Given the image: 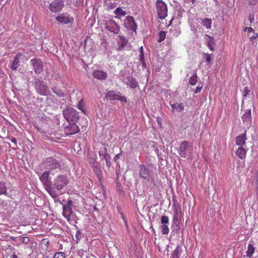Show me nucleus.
Returning <instances> with one entry per match:
<instances>
[{"label":"nucleus","mask_w":258,"mask_h":258,"mask_svg":"<svg viewBox=\"0 0 258 258\" xmlns=\"http://www.w3.org/2000/svg\"><path fill=\"white\" fill-rule=\"evenodd\" d=\"M43 166L46 169L52 170L54 169L61 168L60 163L56 158L54 157H49L42 163Z\"/></svg>","instance_id":"1"},{"label":"nucleus","mask_w":258,"mask_h":258,"mask_svg":"<svg viewBox=\"0 0 258 258\" xmlns=\"http://www.w3.org/2000/svg\"><path fill=\"white\" fill-rule=\"evenodd\" d=\"M69 181L68 178L66 175H59L54 178L51 184L56 189L60 190L67 185Z\"/></svg>","instance_id":"2"},{"label":"nucleus","mask_w":258,"mask_h":258,"mask_svg":"<svg viewBox=\"0 0 258 258\" xmlns=\"http://www.w3.org/2000/svg\"><path fill=\"white\" fill-rule=\"evenodd\" d=\"M63 115L68 122H75L79 119L78 112L72 107H67L63 111Z\"/></svg>","instance_id":"3"},{"label":"nucleus","mask_w":258,"mask_h":258,"mask_svg":"<svg viewBox=\"0 0 258 258\" xmlns=\"http://www.w3.org/2000/svg\"><path fill=\"white\" fill-rule=\"evenodd\" d=\"M35 88L37 92L41 95L47 96L49 94L48 87L43 81L39 80L36 81Z\"/></svg>","instance_id":"4"},{"label":"nucleus","mask_w":258,"mask_h":258,"mask_svg":"<svg viewBox=\"0 0 258 258\" xmlns=\"http://www.w3.org/2000/svg\"><path fill=\"white\" fill-rule=\"evenodd\" d=\"M105 98L109 100H119L123 102H126V98L120 95L119 92L109 91L105 95Z\"/></svg>","instance_id":"5"},{"label":"nucleus","mask_w":258,"mask_h":258,"mask_svg":"<svg viewBox=\"0 0 258 258\" xmlns=\"http://www.w3.org/2000/svg\"><path fill=\"white\" fill-rule=\"evenodd\" d=\"M105 28L108 31L117 34L119 32L120 28L116 22L112 19L107 20L104 24Z\"/></svg>","instance_id":"6"},{"label":"nucleus","mask_w":258,"mask_h":258,"mask_svg":"<svg viewBox=\"0 0 258 258\" xmlns=\"http://www.w3.org/2000/svg\"><path fill=\"white\" fill-rule=\"evenodd\" d=\"M70 203V202L63 206L62 213V215L67 219L68 222H70L71 220L73 219L75 216L73 212L72 205Z\"/></svg>","instance_id":"7"},{"label":"nucleus","mask_w":258,"mask_h":258,"mask_svg":"<svg viewBox=\"0 0 258 258\" xmlns=\"http://www.w3.org/2000/svg\"><path fill=\"white\" fill-rule=\"evenodd\" d=\"M63 6V2L62 0H54L50 3L49 9L51 12L57 13L61 11Z\"/></svg>","instance_id":"8"},{"label":"nucleus","mask_w":258,"mask_h":258,"mask_svg":"<svg viewBox=\"0 0 258 258\" xmlns=\"http://www.w3.org/2000/svg\"><path fill=\"white\" fill-rule=\"evenodd\" d=\"M124 26L128 30H132L136 31L137 25L135 22L134 19L132 16H127L124 21Z\"/></svg>","instance_id":"9"},{"label":"nucleus","mask_w":258,"mask_h":258,"mask_svg":"<svg viewBox=\"0 0 258 258\" xmlns=\"http://www.w3.org/2000/svg\"><path fill=\"white\" fill-rule=\"evenodd\" d=\"M80 128L76 123L70 124L64 129V132L67 136H70L76 134L79 132Z\"/></svg>","instance_id":"10"},{"label":"nucleus","mask_w":258,"mask_h":258,"mask_svg":"<svg viewBox=\"0 0 258 258\" xmlns=\"http://www.w3.org/2000/svg\"><path fill=\"white\" fill-rule=\"evenodd\" d=\"M139 174L141 177L144 179L149 178L151 174V170L150 167L144 164L141 165L140 166Z\"/></svg>","instance_id":"11"},{"label":"nucleus","mask_w":258,"mask_h":258,"mask_svg":"<svg viewBox=\"0 0 258 258\" xmlns=\"http://www.w3.org/2000/svg\"><path fill=\"white\" fill-rule=\"evenodd\" d=\"M31 62L33 66V70L36 74H40L42 71L43 65L40 59H32Z\"/></svg>","instance_id":"12"},{"label":"nucleus","mask_w":258,"mask_h":258,"mask_svg":"<svg viewBox=\"0 0 258 258\" xmlns=\"http://www.w3.org/2000/svg\"><path fill=\"white\" fill-rule=\"evenodd\" d=\"M189 143L187 141L182 142L178 149V152L179 155L183 158L187 157L186 150L188 147Z\"/></svg>","instance_id":"13"},{"label":"nucleus","mask_w":258,"mask_h":258,"mask_svg":"<svg viewBox=\"0 0 258 258\" xmlns=\"http://www.w3.org/2000/svg\"><path fill=\"white\" fill-rule=\"evenodd\" d=\"M49 175V170L45 171L39 177L40 180L43 184L45 187L51 184V182H52L50 179Z\"/></svg>","instance_id":"14"},{"label":"nucleus","mask_w":258,"mask_h":258,"mask_svg":"<svg viewBox=\"0 0 258 258\" xmlns=\"http://www.w3.org/2000/svg\"><path fill=\"white\" fill-rule=\"evenodd\" d=\"M242 119L244 126L247 128L249 127L251 123V111L250 109L244 113L242 116Z\"/></svg>","instance_id":"15"},{"label":"nucleus","mask_w":258,"mask_h":258,"mask_svg":"<svg viewBox=\"0 0 258 258\" xmlns=\"http://www.w3.org/2000/svg\"><path fill=\"white\" fill-rule=\"evenodd\" d=\"M247 140L246 131L244 133L238 136L236 138V145L239 147H246V140Z\"/></svg>","instance_id":"16"},{"label":"nucleus","mask_w":258,"mask_h":258,"mask_svg":"<svg viewBox=\"0 0 258 258\" xmlns=\"http://www.w3.org/2000/svg\"><path fill=\"white\" fill-rule=\"evenodd\" d=\"M56 20L62 24H67L68 23H72L73 21V18L70 17L64 16L63 14H60L56 18Z\"/></svg>","instance_id":"17"},{"label":"nucleus","mask_w":258,"mask_h":258,"mask_svg":"<svg viewBox=\"0 0 258 258\" xmlns=\"http://www.w3.org/2000/svg\"><path fill=\"white\" fill-rule=\"evenodd\" d=\"M92 75L94 78L100 80H105L107 76L106 73L101 70H95Z\"/></svg>","instance_id":"18"},{"label":"nucleus","mask_w":258,"mask_h":258,"mask_svg":"<svg viewBox=\"0 0 258 258\" xmlns=\"http://www.w3.org/2000/svg\"><path fill=\"white\" fill-rule=\"evenodd\" d=\"M94 172L96 173L98 179L100 180L102 177V171L100 168L97 166V163L93 162L91 165Z\"/></svg>","instance_id":"19"},{"label":"nucleus","mask_w":258,"mask_h":258,"mask_svg":"<svg viewBox=\"0 0 258 258\" xmlns=\"http://www.w3.org/2000/svg\"><path fill=\"white\" fill-rule=\"evenodd\" d=\"M170 105L172 108V112L175 113L176 112H181L183 110L184 108V104L180 103L179 104L176 103H170Z\"/></svg>","instance_id":"20"},{"label":"nucleus","mask_w":258,"mask_h":258,"mask_svg":"<svg viewBox=\"0 0 258 258\" xmlns=\"http://www.w3.org/2000/svg\"><path fill=\"white\" fill-rule=\"evenodd\" d=\"M22 56V54L21 53H18L16 56L14 57V60L12 61L11 64V69L13 70H16L20 66V61L19 59Z\"/></svg>","instance_id":"21"},{"label":"nucleus","mask_w":258,"mask_h":258,"mask_svg":"<svg viewBox=\"0 0 258 258\" xmlns=\"http://www.w3.org/2000/svg\"><path fill=\"white\" fill-rule=\"evenodd\" d=\"M246 153V151L244 147H239L236 152V155L241 159L245 158Z\"/></svg>","instance_id":"22"},{"label":"nucleus","mask_w":258,"mask_h":258,"mask_svg":"<svg viewBox=\"0 0 258 258\" xmlns=\"http://www.w3.org/2000/svg\"><path fill=\"white\" fill-rule=\"evenodd\" d=\"M127 80L126 84L131 88H135L137 87L138 83L132 76L128 77Z\"/></svg>","instance_id":"23"},{"label":"nucleus","mask_w":258,"mask_h":258,"mask_svg":"<svg viewBox=\"0 0 258 258\" xmlns=\"http://www.w3.org/2000/svg\"><path fill=\"white\" fill-rule=\"evenodd\" d=\"M117 42L119 45V49L120 50L126 45L127 40L124 37L119 36L117 39Z\"/></svg>","instance_id":"24"},{"label":"nucleus","mask_w":258,"mask_h":258,"mask_svg":"<svg viewBox=\"0 0 258 258\" xmlns=\"http://www.w3.org/2000/svg\"><path fill=\"white\" fill-rule=\"evenodd\" d=\"M53 185L52 184L47 185L45 187L47 191L49 194V195L51 196V197L53 199L56 198L57 197V195L55 191V190L52 188Z\"/></svg>","instance_id":"25"},{"label":"nucleus","mask_w":258,"mask_h":258,"mask_svg":"<svg viewBox=\"0 0 258 258\" xmlns=\"http://www.w3.org/2000/svg\"><path fill=\"white\" fill-rule=\"evenodd\" d=\"M114 13L116 15L115 18L120 19L121 17L126 15V12L122 10L120 8H117L114 11Z\"/></svg>","instance_id":"26"},{"label":"nucleus","mask_w":258,"mask_h":258,"mask_svg":"<svg viewBox=\"0 0 258 258\" xmlns=\"http://www.w3.org/2000/svg\"><path fill=\"white\" fill-rule=\"evenodd\" d=\"M201 24L207 29H210L211 27L212 21L209 18L202 19Z\"/></svg>","instance_id":"27"},{"label":"nucleus","mask_w":258,"mask_h":258,"mask_svg":"<svg viewBox=\"0 0 258 258\" xmlns=\"http://www.w3.org/2000/svg\"><path fill=\"white\" fill-rule=\"evenodd\" d=\"M7 193V188L6 183L4 182L0 181V195H6Z\"/></svg>","instance_id":"28"},{"label":"nucleus","mask_w":258,"mask_h":258,"mask_svg":"<svg viewBox=\"0 0 258 258\" xmlns=\"http://www.w3.org/2000/svg\"><path fill=\"white\" fill-rule=\"evenodd\" d=\"M198 77L196 73L193 76H191L189 79V84L191 85L194 86L198 82Z\"/></svg>","instance_id":"29"},{"label":"nucleus","mask_w":258,"mask_h":258,"mask_svg":"<svg viewBox=\"0 0 258 258\" xmlns=\"http://www.w3.org/2000/svg\"><path fill=\"white\" fill-rule=\"evenodd\" d=\"M210 40L207 42V46L211 50H214L215 45L214 40L213 37L209 36Z\"/></svg>","instance_id":"30"},{"label":"nucleus","mask_w":258,"mask_h":258,"mask_svg":"<svg viewBox=\"0 0 258 258\" xmlns=\"http://www.w3.org/2000/svg\"><path fill=\"white\" fill-rule=\"evenodd\" d=\"M140 60L141 61L143 66H145V57H144V54L143 52V47L141 46L140 48Z\"/></svg>","instance_id":"31"},{"label":"nucleus","mask_w":258,"mask_h":258,"mask_svg":"<svg viewBox=\"0 0 258 258\" xmlns=\"http://www.w3.org/2000/svg\"><path fill=\"white\" fill-rule=\"evenodd\" d=\"M161 3V1L160 0H158L156 3L157 12L159 19H161V7L160 6V4Z\"/></svg>","instance_id":"32"},{"label":"nucleus","mask_w":258,"mask_h":258,"mask_svg":"<svg viewBox=\"0 0 258 258\" xmlns=\"http://www.w3.org/2000/svg\"><path fill=\"white\" fill-rule=\"evenodd\" d=\"M254 251V248L252 244H249L248 246L247 255L248 256H251Z\"/></svg>","instance_id":"33"},{"label":"nucleus","mask_w":258,"mask_h":258,"mask_svg":"<svg viewBox=\"0 0 258 258\" xmlns=\"http://www.w3.org/2000/svg\"><path fill=\"white\" fill-rule=\"evenodd\" d=\"M53 258H66V254L63 252H57L54 254Z\"/></svg>","instance_id":"34"},{"label":"nucleus","mask_w":258,"mask_h":258,"mask_svg":"<svg viewBox=\"0 0 258 258\" xmlns=\"http://www.w3.org/2000/svg\"><path fill=\"white\" fill-rule=\"evenodd\" d=\"M172 258H179V247H177L173 251Z\"/></svg>","instance_id":"35"},{"label":"nucleus","mask_w":258,"mask_h":258,"mask_svg":"<svg viewBox=\"0 0 258 258\" xmlns=\"http://www.w3.org/2000/svg\"><path fill=\"white\" fill-rule=\"evenodd\" d=\"M53 92L59 97L63 96L64 93L60 90H57L55 88L53 89Z\"/></svg>","instance_id":"36"},{"label":"nucleus","mask_w":258,"mask_h":258,"mask_svg":"<svg viewBox=\"0 0 258 258\" xmlns=\"http://www.w3.org/2000/svg\"><path fill=\"white\" fill-rule=\"evenodd\" d=\"M78 107L79 109L81 110L82 112H85V107L82 100L79 101L78 105Z\"/></svg>","instance_id":"37"},{"label":"nucleus","mask_w":258,"mask_h":258,"mask_svg":"<svg viewBox=\"0 0 258 258\" xmlns=\"http://www.w3.org/2000/svg\"><path fill=\"white\" fill-rule=\"evenodd\" d=\"M253 35L250 37V40L252 42L253 44L255 43L254 40H255L258 37V33L252 32Z\"/></svg>","instance_id":"38"},{"label":"nucleus","mask_w":258,"mask_h":258,"mask_svg":"<svg viewBox=\"0 0 258 258\" xmlns=\"http://www.w3.org/2000/svg\"><path fill=\"white\" fill-rule=\"evenodd\" d=\"M99 156L101 158L102 157L103 159L106 158V157H108L107 151L106 148H104V153H101V152H99Z\"/></svg>","instance_id":"39"},{"label":"nucleus","mask_w":258,"mask_h":258,"mask_svg":"<svg viewBox=\"0 0 258 258\" xmlns=\"http://www.w3.org/2000/svg\"><path fill=\"white\" fill-rule=\"evenodd\" d=\"M249 92L250 90H249L248 87H244L243 91V95L244 97H246L247 95H248Z\"/></svg>","instance_id":"40"},{"label":"nucleus","mask_w":258,"mask_h":258,"mask_svg":"<svg viewBox=\"0 0 258 258\" xmlns=\"http://www.w3.org/2000/svg\"><path fill=\"white\" fill-rule=\"evenodd\" d=\"M169 232V229L166 225H162V233L167 234Z\"/></svg>","instance_id":"41"},{"label":"nucleus","mask_w":258,"mask_h":258,"mask_svg":"<svg viewBox=\"0 0 258 258\" xmlns=\"http://www.w3.org/2000/svg\"><path fill=\"white\" fill-rule=\"evenodd\" d=\"M11 141L14 144V147H12V148L14 149H16L17 147L16 139L14 137H12L11 139Z\"/></svg>","instance_id":"42"},{"label":"nucleus","mask_w":258,"mask_h":258,"mask_svg":"<svg viewBox=\"0 0 258 258\" xmlns=\"http://www.w3.org/2000/svg\"><path fill=\"white\" fill-rule=\"evenodd\" d=\"M41 242L42 244H44L46 246V248L48 247L49 240L47 239L44 238L42 239Z\"/></svg>","instance_id":"43"},{"label":"nucleus","mask_w":258,"mask_h":258,"mask_svg":"<svg viewBox=\"0 0 258 258\" xmlns=\"http://www.w3.org/2000/svg\"><path fill=\"white\" fill-rule=\"evenodd\" d=\"M244 31H247L248 32L250 33V32H254V29L249 27H245L244 29Z\"/></svg>","instance_id":"44"},{"label":"nucleus","mask_w":258,"mask_h":258,"mask_svg":"<svg viewBox=\"0 0 258 258\" xmlns=\"http://www.w3.org/2000/svg\"><path fill=\"white\" fill-rule=\"evenodd\" d=\"M168 222V218L166 216H162V224H166Z\"/></svg>","instance_id":"45"},{"label":"nucleus","mask_w":258,"mask_h":258,"mask_svg":"<svg viewBox=\"0 0 258 258\" xmlns=\"http://www.w3.org/2000/svg\"><path fill=\"white\" fill-rule=\"evenodd\" d=\"M206 55V60L208 63H210L211 60V55L209 54H205Z\"/></svg>","instance_id":"46"},{"label":"nucleus","mask_w":258,"mask_h":258,"mask_svg":"<svg viewBox=\"0 0 258 258\" xmlns=\"http://www.w3.org/2000/svg\"><path fill=\"white\" fill-rule=\"evenodd\" d=\"M29 241L28 237H24L22 239V241L24 243L27 244Z\"/></svg>","instance_id":"47"},{"label":"nucleus","mask_w":258,"mask_h":258,"mask_svg":"<svg viewBox=\"0 0 258 258\" xmlns=\"http://www.w3.org/2000/svg\"><path fill=\"white\" fill-rule=\"evenodd\" d=\"M202 87L197 86L195 89V93H198L201 92Z\"/></svg>","instance_id":"48"},{"label":"nucleus","mask_w":258,"mask_h":258,"mask_svg":"<svg viewBox=\"0 0 258 258\" xmlns=\"http://www.w3.org/2000/svg\"><path fill=\"white\" fill-rule=\"evenodd\" d=\"M248 19H249V20L250 23L254 22V16L253 15H250Z\"/></svg>","instance_id":"49"},{"label":"nucleus","mask_w":258,"mask_h":258,"mask_svg":"<svg viewBox=\"0 0 258 258\" xmlns=\"http://www.w3.org/2000/svg\"><path fill=\"white\" fill-rule=\"evenodd\" d=\"M249 3L251 5H255L257 3V0H248Z\"/></svg>","instance_id":"50"},{"label":"nucleus","mask_w":258,"mask_h":258,"mask_svg":"<svg viewBox=\"0 0 258 258\" xmlns=\"http://www.w3.org/2000/svg\"><path fill=\"white\" fill-rule=\"evenodd\" d=\"M158 35H159V38H158V41L159 42H161V31H160L159 32Z\"/></svg>","instance_id":"51"},{"label":"nucleus","mask_w":258,"mask_h":258,"mask_svg":"<svg viewBox=\"0 0 258 258\" xmlns=\"http://www.w3.org/2000/svg\"><path fill=\"white\" fill-rule=\"evenodd\" d=\"M120 154H116L114 157V160L116 161L119 158Z\"/></svg>","instance_id":"52"},{"label":"nucleus","mask_w":258,"mask_h":258,"mask_svg":"<svg viewBox=\"0 0 258 258\" xmlns=\"http://www.w3.org/2000/svg\"><path fill=\"white\" fill-rule=\"evenodd\" d=\"M109 158H110V157L108 155V157H106V158H104V159L106 161V164L107 165H108V163H109Z\"/></svg>","instance_id":"53"},{"label":"nucleus","mask_w":258,"mask_h":258,"mask_svg":"<svg viewBox=\"0 0 258 258\" xmlns=\"http://www.w3.org/2000/svg\"><path fill=\"white\" fill-rule=\"evenodd\" d=\"M162 41H163L165 38V37H166L165 33L163 31H162Z\"/></svg>","instance_id":"54"},{"label":"nucleus","mask_w":258,"mask_h":258,"mask_svg":"<svg viewBox=\"0 0 258 258\" xmlns=\"http://www.w3.org/2000/svg\"><path fill=\"white\" fill-rule=\"evenodd\" d=\"M155 244L159 245L160 243L159 239H157V238H155Z\"/></svg>","instance_id":"55"},{"label":"nucleus","mask_w":258,"mask_h":258,"mask_svg":"<svg viewBox=\"0 0 258 258\" xmlns=\"http://www.w3.org/2000/svg\"><path fill=\"white\" fill-rule=\"evenodd\" d=\"M162 10L163 9H166V5L164 3H163V1H162Z\"/></svg>","instance_id":"56"},{"label":"nucleus","mask_w":258,"mask_h":258,"mask_svg":"<svg viewBox=\"0 0 258 258\" xmlns=\"http://www.w3.org/2000/svg\"><path fill=\"white\" fill-rule=\"evenodd\" d=\"M81 232L80 231H77L76 233V236L77 238L78 237V236L80 235Z\"/></svg>","instance_id":"57"},{"label":"nucleus","mask_w":258,"mask_h":258,"mask_svg":"<svg viewBox=\"0 0 258 258\" xmlns=\"http://www.w3.org/2000/svg\"><path fill=\"white\" fill-rule=\"evenodd\" d=\"M157 121H158V123L160 125V123H161V122H160V121L159 120V118H157Z\"/></svg>","instance_id":"58"},{"label":"nucleus","mask_w":258,"mask_h":258,"mask_svg":"<svg viewBox=\"0 0 258 258\" xmlns=\"http://www.w3.org/2000/svg\"><path fill=\"white\" fill-rule=\"evenodd\" d=\"M256 192V195H258V187L257 188Z\"/></svg>","instance_id":"59"},{"label":"nucleus","mask_w":258,"mask_h":258,"mask_svg":"<svg viewBox=\"0 0 258 258\" xmlns=\"http://www.w3.org/2000/svg\"><path fill=\"white\" fill-rule=\"evenodd\" d=\"M86 41H86V40H85V44H84V45H86Z\"/></svg>","instance_id":"60"}]
</instances>
